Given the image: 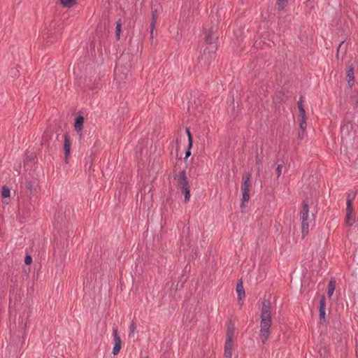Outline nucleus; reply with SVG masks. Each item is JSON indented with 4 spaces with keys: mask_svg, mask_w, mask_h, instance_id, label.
Here are the masks:
<instances>
[{
    "mask_svg": "<svg viewBox=\"0 0 358 358\" xmlns=\"http://www.w3.org/2000/svg\"><path fill=\"white\" fill-rule=\"evenodd\" d=\"M299 124L301 130H306L307 127L306 112L303 106L301 99L298 101Z\"/></svg>",
    "mask_w": 358,
    "mask_h": 358,
    "instance_id": "7",
    "label": "nucleus"
},
{
    "mask_svg": "<svg viewBox=\"0 0 358 358\" xmlns=\"http://www.w3.org/2000/svg\"><path fill=\"white\" fill-rule=\"evenodd\" d=\"M357 103H358V100H357Z\"/></svg>",
    "mask_w": 358,
    "mask_h": 358,
    "instance_id": "32",
    "label": "nucleus"
},
{
    "mask_svg": "<svg viewBox=\"0 0 358 358\" xmlns=\"http://www.w3.org/2000/svg\"><path fill=\"white\" fill-rule=\"evenodd\" d=\"M174 179L176 181L178 188L181 191L189 188L186 171L185 170L181 171L178 174L176 175Z\"/></svg>",
    "mask_w": 358,
    "mask_h": 358,
    "instance_id": "4",
    "label": "nucleus"
},
{
    "mask_svg": "<svg viewBox=\"0 0 358 358\" xmlns=\"http://www.w3.org/2000/svg\"><path fill=\"white\" fill-rule=\"evenodd\" d=\"M113 336L114 339V347L113 349V354L114 355H117L120 352L121 349L122 341L121 338L118 334L117 329L116 327H113Z\"/></svg>",
    "mask_w": 358,
    "mask_h": 358,
    "instance_id": "8",
    "label": "nucleus"
},
{
    "mask_svg": "<svg viewBox=\"0 0 358 358\" xmlns=\"http://www.w3.org/2000/svg\"><path fill=\"white\" fill-rule=\"evenodd\" d=\"M262 157L257 155L256 156V163H257V164L260 165L262 164Z\"/></svg>",
    "mask_w": 358,
    "mask_h": 358,
    "instance_id": "27",
    "label": "nucleus"
},
{
    "mask_svg": "<svg viewBox=\"0 0 358 358\" xmlns=\"http://www.w3.org/2000/svg\"><path fill=\"white\" fill-rule=\"evenodd\" d=\"M235 334V325L230 321L227 325L226 340L233 341V337Z\"/></svg>",
    "mask_w": 358,
    "mask_h": 358,
    "instance_id": "12",
    "label": "nucleus"
},
{
    "mask_svg": "<svg viewBox=\"0 0 358 358\" xmlns=\"http://www.w3.org/2000/svg\"><path fill=\"white\" fill-rule=\"evenodd\" d=\"M325 310H326V299H325V296L323 295L320 300V307H319V313H320L319 315H320V320L321 323H323L326 321Z\"/></svg>",
    "mask_w": 358,
    "mask_h": 358,
    "instance_id": "10",
    "label": "nucleus"
},
{
    "mask_svg": "<svg viewBox=\"0 0 358 358\" xmlns=\"http://www.w3.org/2000/svg\"><path fill=\"white\" fill-rule=\"evenodd\" d=\"M355 194H353L352 197L350 198V194L347 199V207H346V217L345 222L347 225L352 226L355 222V219L352 215V201L354 199Z\"/></svg>",
    "mask_w": 358,
    "mask_h": 358,
    "instance_id": "5",
    "label": "nucleus"
},
{
    "mask_svg": "<svg viewBox=\"0 0 358 358\" xmlns=\"http://www.w3.org/2000/svg\"><path fill=\"white\" fill-rule=\"evenodd\" d=\"M300 220L301 222V231L303 236L304 237L308 234L310 222L309 207L306 201H303L302 203L300 211Z\"/></svg>",
    "mask_w": 358,
    "mask_h": 358,
    "instance_id": "2",
    "label": "nucleus"
},
{
    "mask_svg": "<svg viewBox=\"0 0 358 358\" xmlns=\"http://www.w3.org/2000/svg\"><path fill=\"white\" fill-rule=\"evenodd\" d=\"M185 195V202L187 203L189 201L190 198V190L189 188L181 191Z\"/></svg>",
    "mask_w": 358,
    "mask_h": 358,
    "instance_id": "22",
    "label": "nucleus"
},
{
    "mask_svg": "<svg viewBox=\"0 0 358 358\" xmlns=\"http://www.w3.org/2000/svg\"><path fill=\"white\" fill-rule=\"evenodd\" d=\"M156 17H157V16H156V13L155 12L152 13V22H151V27H152L151 34H152L153 29L155 28V26Z\"/></svg>",
    "mask_w": 358,
    "mask_h": 358,
    "instance_id": "24",
    "label": "nucleus"
},
{
    "mask_svg": "<svg viewBox=\"0 0 358 358\" xmlns=\"http://www.w3.org/2000/svg\"><path fill=\"white\" fill-rule=\"evenodd\" d=\"M32 262V258L29 255H27L24 258V263L27 265L30 264Z\"/></svg>",
    "mask_w": 358,
    "mask_h": 358,
    "instance_id": "25",
    "label": "nucleus"
},
{
    "mask_svg": "<svg viewBox=\"0 0 358 358\" xmlns=\"http://www.w3.org/2000/svg\"><path fill=\"white\" fill-rule=\"evenodd\" d=\"M259 338L262 343H265L270 335L271 326V307L269 301L265 300L262 303L261 310Z\"/></svg>",
    "mask_w": 358,
    "mask_h": 358,
    "instance_id": "1",
    "label": "nucleus"
},
{
    "mask_svg": "<svg viewBox=\"0 0 358 358\" xmlns=\"http://www.w3.org/2000/svg\"><path fill=\"white\" fill-rule=\"evenodd\" d=\"M10 190L6 186H3L1 190V195L3 197L6 198L10 196Z\"/></svg>",
    "mask_w": 358,
    "mask_h": 358,
    "instance_id": "19",
    "label": "nucleus"
},
{
    "mask_svg": "<svg viewBox=\"0 0 358 358\" xmlns=\"http://www.w3.org/2000/svg\"><path fill=\"white\" fill-rule=\"evenodd\" d=\"M27 327V322H25V323H24V327Z\"/></svg>",
    "mask_w": 358,
    "mask_h": 358,
    "instance_id": "31",
    "label": "nucleus"
},
{
    "mask_svg": "<svg viewBox=\"0 0 358 358\" xmlns=\"http://www.w3.org/2000/svg\"><path fill=\"white\" fill-rule=\"evenodd\" d=\"M288 0H278L277 5L279 10H283L287 6Z\"/></svg>",
    "mask_w": 358,
    "mask_h": 358,
    "instance_id": "21",
    "label": "nucleus"
},
{
    "mask_svg": "<svg viewBox=\"0 0 358 358\" xmlns=\"http://www.w3.org/2000/svg\"><path fill=\"white\" fill-rule=\"evenodd\" d=\"M191 155L190 148H188L187 150L185 152V158L189 157Z\"/></svg>",
    "mask_w": 358,
    "mask_h": 358,
    "instance_id": "29",
    "label": "nucleus"
},
{
    "mask_svg": "<svg viewBox=\"0 0 358 358\" xmlns=\"http://www.w3.org/2000/svg\"><path fill=\"white\" fill-rule=\"evenodd\" d=\"M336 287V280L334 278H331L328 285L327 295L329 298H331L334 294Z\"/></svg>",
    "mask_w": 358,
    "mask_h": 358,
    "instance_id": "13",
    "label": "nucleus"
},
{
    "mask_svg": "<svg viewBox=\"0 0 358 358\" xmlns=\"http://www.w3.org/2000/svg\"><path fill=\"white\" fill-rule=\"evenodd\" d=\"M305 131H306V130H303L302 131V130L300 129V131L299 132V138L300 139H303V138L304 135H305Z\"/></svg>",
    "mask_w": 358,
    "mask_h": 358,
    "instance_id": "28",
    "label": "nucleus"
},
{
    "mask_svg": "<svg viewBox=\"0 0 358 358\" xmlns=\"http://www.w3.org/2000/svg\"><path fill=\"white\" fill-rule=\"evenodd\" d=\"M346 76L349 85H352L354 83V71L352 67H350L348 69Z\"/></svg>",
    "mask_w": 358,
    "mask_h": 358,
    "instance_id": "16",
    "label": "nucleus"
},
{
    "mask_svg": "<svg viewBox=\"0 0 358 358\" xmlns=\"http://www.w3.org/2000/svg\"><path fill=\"white\" fill-rule=\"evenodd\" d=\"M250 178L251 174L250 173H245L243 176V183L241 185L243 192L241 208L244 205L245 202H248L250 200Z\"/></svg>",
    "mask_w": 358,
    "mask_h": 358,
    "instance_id": "3",
    "label": "nucleus"
},
{
    "mask_svg": "<svg viewBox=\"0 0 358 358\" xmlns=\"http://www.w3.org/2000/svg\"><path fill=\"white\" fill-rule=\"evenodd\" d=\"M83 122H84V117L83 116H78L76 119L75 128L77 131H78V132L82 131Z\"/></svg>",
    "mask_w": 358,
    "mask_h": 358,
    "instance_id": "14",
    "label": "nucleus"
},
{
    "mask_svg": "<svg viewBox=\"0 0 358 358\" xmlns=\"http://www.w3.org/2000/svg\"><path fill=\"white\" fill-rule=\"evenodd\" d=\"M233 346V341L226 340L224 343V357L226 358H231Z\"/></svg>",
    "mask_w": 358,
    "mask_h": 358,
    "instance_id": "11",
    "label": "nucleus"
},
{
    "mask_svg": "<svg viewBox=\"0 0 358 358\" xmlns=\"http://www.w3.org/2000/svg\"><path fill=\"white\" fill-rule=\"evenodd\" d=\"M122 24L121 21L118 20L116 22V38L117 40L120 39V32H121Z\"/></svg>",
    "mask_w": 358,
    "mask_h": 358,
    "instance_id": "20",
    "label": "nucleus"
},
{
    "mask_svg": "<svg viewBox=\"0 0 358 358\" xmlns=\"http://www.w3.org/2000/svg\"><path fill=\"white\" fill-rule=\"evenodd\" d=\"M27 187H28L29 189H31V182H29L27 183Z\"/></svg>",
    "mask_w": 358,
    "mask_h": 358,
    "instance_id": "30",
    "label": "nucleus"
},
{
    "mask_svg": "<svg viewBox=\"0 0 358 358\" xmlns=\"http://www.w3.org/2000/svg\"><path fill=\"white\" fill-rule=\"evenodd\" d=\"M282 164H278L276 169L278 177H280L282 173Z\"/></svg>",
    "mask_w": 358,
    "mask_h": 358,
    "instance_id": "26",
    "label": "nucleus"
},
{
    "mask_svg": "<svg viewBox=\"0 0 358 358\" xmlns=\"http://www.w3.org/2000/svg\"><path fill=\"white\" fill-rule=\"evenodd\" d=\"M136 330V324L134 322H132L129 326V338L134 337Z\"/></svg>",
    "mask_w": 358,
    "mask_h": 358,
    "instance_id": "18",
    "label": "nucleus"
},
{
    "mask_svg": "<svg viewBox=\"0 0 358 358\" xmlns=\"http://www.w3.org/2000/svg\"><path fill=\"white\" fill-rule=\"evenodd\" d=\"M71 141L67 132L64 134V150L65 154L64 161L69 163V157L71 152Z\"/></svg>",
    "mask_w": 358,
    "mask_h": 358,
    "instance_id": "9",
    "label": "nucleus"
},
{
    "mask_svg": "<svg viewBox=\"0 0 358 358\" xmlns=\"http://www.w3.org/2000/svg\"><path fill=\"white\" fill-rule=\"evenodd\" d=\"M236 292H237L239 300H241L243 297H245V290H244L243 285L241 280H240L239 282H238V284L236 285Z\"/></svg>",
    "mask_w": 358,
    "mask_h": 358,
    "instance_id": "15",
    "label": "nucleus"
},
{
    "mask_svg": "<svg viewBox=\"0 0 358 358\" xmlns=\"http://www.w3.org/2000/svg\"><path fill=\"white\" fill-rule=\"evenodd\" d=\"M77 0H61L62 4L66 8H71L76 3Z\"/></svg>",
    "mask_w": 358,
    "mask_h": 358,
    "instance_id": "17",
    "label": "nucleus"
},
{
    "mask_svg": "<svg viewBox=\"0 0 358 358\" xmlns=\"http://www.w3.org/2000/svg\"><path fill=\"white\" fill-rule=\"evenodd\" d=\"M214 37L212 36L211 31L206 32L205 34V41L209 45L208 47H207L203 50V55L206 56L207 54V50L208 54L213 53L215 54L217 50V45L214 44Z\"/></svg>",
    "mask_w": 358,
    "mask_h": 358,
    "instance_id": "6",
    "label": "nucleus"
},
{
    "mask_svg": "<svg viewBox=\"0 0 358 358\" xmlns=\"http://www.w3.org/2000/svg\"><path fill=\"white\" fill-rule=\"evenodd\" d=\"M186 133L188 136L189 148H191L192 146V138L190 131L188 128H186Z\"/></svg>",
    "mask_w": 358,
    "mask_h": 358,
    "instance_id": "23",
    "label": "nucleus"
}]
</instances>
